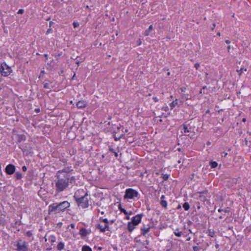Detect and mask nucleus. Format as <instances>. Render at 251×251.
<instances>
[{
    "label": "nucleus",
    "mask_w": 251,
    "mask_h": 251,
    "mask_svg": "<svg viewBox=\"0 0 251 251\" xmlns=\"http://www.w3.org/2000/svg\"><path fill=\"white\" fill-rule=\"evenodd\" d=\"M109 151L113 153H114V155L116 157H117L118 156V153L117 151H114V150L111 147H109Z\"/></svg>",
    "instance_id": "nucleus-22"
},
{
    "label": "nucleus",
    "mask_w": 251,
    "mask_h": 251,
    "mask_svg": "<svg viewBox=\"0 0 251 251\" xmlns=\"http://www.w3.org/2000/svg\"><path fill=\"white\" fill-rule=\"evenodd\" d=\"M139 42H138V43H139V45H140L141 44V41H140V39L139 40Z\"/></svg>",
    "instance_id": "nucleus-50"
},
{
    "label": "nucleus",
    "mask_w": 251,
    "mask_h": 251,
    "mask_svg": "<svg viewBox=\"0 0 251 251\" xmlns=\"http://www.w3.org/2000/svg\"><path fill=\"white\" fill-rule=\"evenodd\" d=\"M139 193L137 191L132 189H126L124 196L125 199H134L135 198H139Z\"/></svg>",
    "instance_id": "nucleus-5"
},
{
    "label": "nucleus",
    "mask_w": 251,
    "mask_h": 251,
    "mask_svg": "<svg viewBox=\"0 0 251 251\" xmlns=\"http://www.w3.org/2000/svg\"><path fill=\"white\" fill-rule=\"evenodd\" d=\"M24 12V10L23 9H20L19 10L18 13L20 14H22Z\"/></svg>",
    "instance_id": "nucleus-39"
},
{
    "label": "nucleus",
    "mask_w": 251,
    "mask_h": 251,
    "mask_svg": "<svg viewBox=\"0 0 251 251\" xmlns=\"http://www.w3.org/2000/svg\"><path fill=\"white\" fill-rule=\"evenodd\" d=\"M79 24L77 22H74L73 23V26L75 28H76L79 26Z\"/></svg>",
    "instance_id": "nucleus-36"
},
{
    "label": "nucleus",
    "mask_w": 251,
    "mask_h": 251,
    "mask_svg": "<svg viewBox=\"0 0 251 251\" xmlns=\"http://www.w3.org/2000/svg\"><path fill=\"white\" fill-rule=\"evenodd\" d=\"M75 179L74 176H71L70 175H65L64 177H58L55 181V188L57 193H60L65 190L69 186V183H72V181Z\"/></svg>",
    "instance_id": "nucleus-1"
},
{
    "label": "nucleus",
    "mask_w": 251,
    "mask_h": 251,
    "mask_svg": "<svg viewBox=\"0 0 251 251\" xmlns=\"http://www.w3.org/2000/svg\"><path fill=\"white\" fill-rule=\"evenodd\" d=\"M87 105V102L85 100H79L76 103V106L78 108H83Z\"/></svg>",
    "instance_id": "nucleus-12"
},
{
    "label": "nucleus",
    "mask_w": 251,
    "mask_h": 251,
    "mask_svg": "<svg viewBox=\"0 0 251 251\" xmlns=\"http://www.w3.org/2000/svg\"><path fill=\"white\" fill-rule=\"evenodd\" d=\"M208 112H209V110H207V111H206V113H208Z\"/></svg>",
    "instance_id": "nucleus-63"
},
{
    "label": "nucleus",
    "mask_w": 251,
    "mask_h": 251,
    "mask_svg": "<svg viewBox=\"0 0 251 251\" xmlns=\"http://www.w3.org/2000/svg\"><path fill=\"white\" fill-rule=\"evenodd\" d=\"M136 226V225L131 222H128L127 224V229L130 232H131L135 229Z\"/></svg>",
    "instance_id": "nucleus-14"
},
{
    "label": "nucleus",
    "mask_w": 251,
    "mask_h": 251,
    "mask_svg": "<svg viewBox=\"0 0 251 251\" xmlns=\"http://www.w3.org/2000/svg\"><path fill=\"white\" fill-rule=\"evenodd\" d=\"M223 218V217L222 216H219V218L221 219H222Z\"/></svg>",
    "instance_id": "nucleus-54"
},
{
    "label": "nucleus",
    "mask_w": 251,
    "mask_h": 251,
    "mask_svg": "<svg viewBox=\"0 0 251 251\" xmlns=\"http://www.w3.org/2000/svg\"><path fill=\"white\" fill-rule=\"evenodd\" d=\"M26 235L28 237H31L32 236L33 234L31 231L28 230L26 232Z\"/></svg>",
    "instance_id": "nucleus-33"
},
{
    "label": "nucleus",
    "mask_w": 251,
    "mask_h": 251,
    "mask_svg": "<svg viewBox=\"0 0 251 251\" xmlns=\"http://www.w3.org/2000/svg\"><path fill=\"white\" fill-rule=\"evenodd\" d=\"M42 73H44V71H42Z\"/></svg>",
    "instance_id": "nucleus-64"
},
{
    "label": "nucleus",
    "mask_w": 251,
    "mask_h": 251,
    "mask_svg": "<svg viewBox=\"0 0 251 251\" xmlns=\"http://www.w3.org/2000/svg\"><path fill=\"white\" fill-rule=\"evenodd\" d=\"M218 212H224L225 213L229 212V210L227 209H223L222 208H219L218 210Z\"/></svg>",
    "instance_id": "nucleus-29"
},
{
    "label": "nucleus",
    "mask_w": 251,
    "mask_h": 251,
    "mask_svg": "<svg viewBox=\"0 0 251 251\" xmlns=\"http://www.w3.org/2000/svg\"><path fill=\"white\" fill-rule=\"evenodd\" d=\"M190 239H191V238H190V237L188 238L187 239V241H189V240H190Z\"/></svg>",
    "instance_id": "nucleus-56"
},
{
    "label": "nucleus",
    "mask_w": 251,
    "mask_h": 251,
    "mask_svg": "<svg viewBox=\"0 0 251 251\" xmlns=\"http://www.w3.org/2000/svg\"><path fill=\"white\" fill-rule=\"evenodd\" d=\"M64 243L62 242H60L58 244L57 246V250L58 251H61L64 249Z\"/></svg>",
    "instance_id": "nucleus-18"
},
{
    "label": "nucleus",
    "mask_w": 251,
    "mask_h": 251,
    "mask_svg": "<svg viewBox=\"0 0 251 251\" xmlns=\"http://www.w3.org/2000/svg\"><path fill=\"white\" fill-rule=\"evenodd\" d=\"M87 196V194L80 198H77L76 196V194H75L74 196V198L78 205L81 207L82 208H86L89 206L88 200Z\"/></svg>",
    "instance_id": "nucleus-3"
},
{
    "label": "nucleus",
    "mask_w": 251,
    "mask_h": 251,
    "mask_svg": "<svg viewBox=\"0 0 251 251\" xmlns=\"http://www.w3.org/2000/svg\"><path fill=\"white\" fill-rule=\"evenodd\" d=\"M164 199L165 196L162 195L161 197L160 204L162 207L166 208L167 206V202Z\"/></svg>",
    "instance_id": "nucleus-17"
},
{
    "label": "nucleus",
    "mask_w": 251,
    "mask_h": 251,
    "mask_svg": "<svg viewBox=\"0 0 251 251\" xmlns=\"http://www.w3.org/2000/svg\"><path fill=\"white\" fill-rule=\"evenodd\" d=\"M215 27V24H213V26L212 27V30H213Z\"/></svg>",
    "instance_id": "nucleus-48"
},
{
    "label": "nucleus",
    "mask_w": 251,
    "mask_h": 251,
    "mask_svg": "<svg viewBox=\"0 0 251 251\" xmlns=\"http://www.w3.org/2000/svg\"><path fill=\"white\" fill-rule=\"evenodd\" d=\"M139 42H138V43H139V45H140L141 44V41H140V39L139 40Z\"/></svg>",
    "instance_id": "nucleus-51"
},
{
    "label": "nucleus",
    "mask_w": 251,
    "mask_h": 251,
    "mask_svg": "<svg viewBox=\"0 0 251 251\" xmlns=\"http://www.w3.org/2000/svg\"><path fill=\"white\" fill-rule=\"evenodd\" d=\"M70 226H71V227L72 228H75V225H74V224H71L70 225Z\"/></svg>",
    "instance_id": "nucleus-44"
},
{
    "label": "nucleus",
    "mask_w": 251,
    "mask_h": 251,
    "mask_svg": "<svg viewBox=\"0 0 251 251\" xmlns=\"http://www.w3.org/2000/svg\"><path fill=\"white\" fill-rule=\"evenodd\" d=\"M126 218H127V219H129V216H127Z\"/></svg>",
    "instance_id": "nucleus-61"
},
{
    "label": "nucleus",
    "mask_w": 251,
    "mask_h": 251,
    "mask_svg": "<svg viewBox=\"0 0 251 251\" xmlns=\"http://www.w3.org/2000/svg\"><path fill=\"white\" fill-rule=\"evenodd\" d=\"M227 154V153L226 152L224 153V156H226Z\"/></svg>",
    "instance_id": "nucleus-55"
},
{
    "label": "nucleus",
    "mask_w": 251,
    "mask_h": 251,
    "mask_svg": "<svg viewBox=\"0 0 251 251\" xmlns=\"http://www.w3.org/2000/svg\"><path fill=\"white\" fill-rule=\"evenodd\" d=\"M238 72L239 73V75H241V74L243 72V71H247L246 69H244L243 68H241L239 70H237Z\"/></svg>",
    "instance_id": "nucleus-28"
},
{
    "label": "nucleus",
    "mask_w": 251,
    "mask_h": 251,
    "mask_svg": "<svg viewBox=\"0 0 251 251\" xmlns=\"http://www.w3.org/2000/svg\"><path fill=\"white\" fill-rule=\"evenodd\" d=\"M230 50V46L229 45L227 47V51H228V52H229Z\"/></svg>",
    "instance_id": "nucleus-46"
},
{
    "label": "nucleus",
    "mask_w": 251,
    "mask_h": 251,
    "mask_svg": "<svg viewBox=\"0 0 251 251\" xmlns=\"http://www.w3.org/2000/svg\"><path fill=\"white\" fill-rule=\"evenodd\" d=\"M79 233L82 236H86L90 233V231L86 228H82L80 229Z\"/></svg>",
    "instance_id": "nucleus-15"
},
{
    "label": "nucleus",
    "mask_w": 251,
    "mask_h": 251,
    "mask_svg": "<svg viewBox=\"0 0 251 251\" xmlns=\"http://www.w3.org/2000/svg\"><path fill=\"white\" fill-rule=\"evenodd\" d=\"M218 246H219V245H218V244H217V245H216V247L217 248H218Z\"/></svg>",
    "instance_id": "nucleus-58"
},
{
    "label": "nucleus",
    "mask_w": 251,
    "mask_h": 251,
    "mask_svg": "<svg viewBox=\"0 0 251 251\" xmlns=\"http://www.w3.org/2000/svg\"><path fill=\"white\" fill-rule=\"evenodd\" d=\"M44 88L45 89H49V84L48 83H45L44 84Z\"/></svg>",
    "instance_id": "nucleus-37"
},
{
    "label": "nucleus",
    "mask_w": 251,
    "mask_h": 251,
    "mask_svg": "<svg viewBox=\"0 0 251 251\" xmlns=\"http://www.w3.org/2000/svg\"><path fill=\"white\" fill-rule=\"evenodd\" d=\"M12 70L5 62H3L0 66V73L2 76H7L12 73Z\"/></svg>",
    "instance_id": "nucleus-4"
},
{
    "label": "nucleus",
    "mask_w": 251,
    "mask_h": 251,
    "mask_svg": "<svg viewBox=\"0 0 251 251\" xmlns=\"http://www.w3.org/2000/svg\"><path fill=\"white\" fill-rule=\"evenodd\" d=\"M100 220H101L104 223H105V225H108V221L107 218H100Z\"/></svg>",
    "instance_id": "nucleus-32"
},
{
    "label": "nucleus",
    "mask_w": 251,
    "mask_h": 251,
    "mask_svg": "<svg viewBox=\"0 0 251 251\" xmlns=\"http://www.w3.org/2000/svg\"><path fill=\"white\" fill-rule=\"evenodd\" d=\"M195 67L196 68V69L197 70H198L199 67H200V64L199 63H196L195 64Z\"/></svg>",
    "instance_id": "nucleus-40"
},
{
    "label": "nucleus",
    "mask_w": 251,
    "mask_h": 251,
    "mask_svg": "<svg viewBox=\"0 0 251 251\" xmlns=\"http://www.w3.org/2000/svg\"><path fill=\"white\" fill-rule=\"evenodd\" d=\"M162 110L165 111H167V110H168L169 109V107L168 106L166 105L165 106H163L162 108Z\"/></svg>",
    "instance_id": "nucleus-38"
},
{
    "label": "nucleus",
    "mask_w": 251,
    "mask_h": 251,
    "mask_svg": "<svg viewBox=\"0 0 251 251\" xmlns=\"http://www.w3.org/2000/svg\"><path fill=\"white\" fill-rule=\"evenodd\" d=\"M183 132L184 133H188L190 132V130H189L187 125H183Z\"/></svg>",
    "instance_id": "nucleus-25"
},
{
    "label": "nucleus",
    "mask_w": 251,
    "mask_h": 251,
    "mask_svg": "<svg viewBox=\"0 0 251 251\" xmlns=\"http://www.w3.org/2000/svg\"><path fill=\"white\" fill-rule=\"evenodd\" d=\"M225 42L227 44H229L230 43V41L229 40H226Z\"/></svg>",
    "instance_id": "nucleus-45"
},
{
    "label": "nucleus",
    "mask_w": 251,
    "mask_h": 251,
    "mask_svg": "<svg viewBox=\"0 0 251 251\" xmlns=\"http://www.w3.org/2000/svg\"><path fill=\"white\" fill-rule=\"evenodd\" d=\"M73 171L72 166H68L64 169L58 171L57 173V175L58 176L59 174L63 173H66V175H69V174Z\"/></svg>",
    "instance_id": "nucleus-11"
},
{
    "label": "nucleus",
    "mask_w": 251,
    "mask_h": 251,
    "mask_svg": "<svg viewBox=\"0 0 251 251\" xmlns=\"http://www.w3.org/2000/svg\"><path fill=\"white\" fill-rule=\"evenodd\" d=\"M153 30V26L152 25H151L146 30V31L144 32V35L145 36H149L151 35V33H152Z\"/></svg>",
    "instance_id": "nucleus-16"
},
{
    "label": "nucleus",
    "mask_w": 251,
    "mask_h": 251,
    "mask_svg": "<svg viewBox=\"0 0 251 251\" xmlns=\"http://www.w3.org/2000/svg\"><path fill=\"white\" fill-rule=\"evenodd\" d=\"M97 227L99 228L101 232H104L106 230H109V226L108 225H105L104 226H102L100 225V224L98 225Z\"/></svg>",
    "instance_id": "nucleus-13"
},
{
    "label": "nucleus",
    "mask_w": 251,
    "mask_h": 251,
    "mask_svg": "<svg viewBox=\"0 0 251 251\" xmlns=\"http://www.w3.org/2000/svg\"><path fill=\"white\" fill-rule=\"evenodd\" d=\"M194 251H201V248L198 246H194L193 247Z\"/></svg>",
    "instance_id": "nucleus-30"
},
{
    "label": "nucleus",
    "mask_w": 251,
    "mask_h": 251,
    "mask_svg": "<svg viewBox=\"0 0 251 251\" xmlns=\"http://www.w3.org/2000/svg\"><path fill=\"white\" fill-rule=\"evenodd\" d=\"M22 170L24 172H25L27 170V168L26 167V166H23L22 167Z\"/></svg>",
    "instance_id": "nucleus-42"
},
{
    "label": "nucleus",
    "mask_w": 251,
    "mask_h": 251,
    "mask_svg": "<svg viewBox=\"0 0 251 251\" xmlns=\"http://www.w3.org/2000/svg\"><path fill=\"white\" fill-rule=\"evenodd\" d=\"M169 176L168 174H164L162 176V178L164 180H167L169 178Z\"/></svg>",
    "instance_id": "nucleus-31"
},
{
    "label": "nucleus",
    "mask_w": 251,
    "mask_h": 251,
    "mask_svg": "<svg viewBox=\"0 0 251 251\" xmlns=\"http://www.w3.org/2000/svg\"><path fill=\"white\" fill-rule=\"evenodd\" d=\"M152 99L153 100L155 101V102H158V99H157V97H153L152 98Z\"/></svg>",
    "instance_id": "nucleus-41"
},
{
    "label": "nucleus",
    "mask_w": 251,
    "mask_h": 251,
    "mask_svg": "<svg viewBox=\"0 0 251 251\" xmlns=\"http://www.w3.org/2000/svg\"><path fill=\"white\" fill-rule=\"evenodd\" d=\"M183 208L185 210H189V208H190V205L188 203V202H185L183 204Z\"/></svg>",
    "instance_id": "nucleus-26"
},
{
    "label": "nucleus",
    "mask_w": 251,
    "mask_h": 251,
    "mask_svg": "<svg viewBox=\"0 0 251 251\" xmlns=\"http://www.w3.org/2000/svg\"><path fill=\"white\" fill-rule=\"evenodd\" d=\"M210 165L212 168H215L218 166V163L216 161H211Z\"/></svg>",
    "instance_id": "nucleus-24"
},
{
    "label": "nucleus",
    "mask_w": 251,
    "mask_h": 251,
    "mask_svg": "<svg viewBox=\"0 0 251 251\" xmlns=\"http://www.w3.org/2000/svg\"><path fill=\"white\" fill-rule=\"evenodd\" d=\"M44 56L46 57V59H48V54H44Z\"/></svg>",
    "instance_id": "nucleus-49"
},
{
    "label": "nucleus",
    "mask_w": 251,
    "mask_h": 251,
    "mask_svg": "<svg viewBox=\"0 0 251 251\" xmlns=\"http://www.w3.org/2000/svg\"><path fill=\"white\" fill-rule=\"evenodd\" d=\"M86 8L88 9V8H89V6L87 5V6H86Z\"/></svg>",
    "instance_id": "nucleus-59"
},
{
    "label": "nucleus",
    "mask_w": 251,
    "mask_h": 251,
    "mask_svg": "<svg viewBox=\"0 0 251 251\" xmlns=\"http://www.w3.org/2000/svg\"><path fill=\"white\" fill-rule=\"evenodd\" d=\"M177 104V100L176 99L173 101H172L170 104V106L171 108V109H173L176 105Z\"/></svg>",
    "instance_id": "nucleus-19"
},
{
    "label": "nucleus",
    "mask_w": 251,
    "mask_h": 251,
    "mask_svg": "<svg viewBox=\"0 0 251 251\" xmlns=\"http://www.w3.org/2000/svg\"><path fill=\"white\" fill-rule=\"evenodd\" d=\"M208 235L211 237H214L216 236V232L212 229H209Z\"/></svg>",
    "instance_id": "nucleus-20"
},
{
    "label": "nucleus",
    "mask_w": 251,
    "mask_h": 251,
    "mask_svg": "<svg viewBox=\"0 0 251 251\" xmlns=\"http://www.w3.org/2000/svg\"><path fill=\"white\" fill-rule=\"evenodd\" d=\"M70 206V203L68 201H64L59 203H53L49 205V213L50 214H56L61 211H64Z\"/></svg>",
    "instance_id": "nucleus-2"
},
{
    "label": "nucleus",
    "mask_w": 251,
    "mask_h": 251,
    "mask_svg": "<svg viewBox=\"0 0 251 251\" xmlns=\"http://www.w3.org/2000/svg\"><path fill=\"white\" fill-rule=\"evenodd\" d=\"M17 247L18 251H27V250L26 243L22 240H20L17 242Z\"/></svg>",
    "instance_id": "nucleus-6"
},
{
    "label": "nucleus",
    "mask_w": 251,
    "mask_h": 251,
    "mask_svg": "<svg viewBox=\"0 0 251 251\" xmlns=\"http://www.w3.org/2000/svg\"><path fill=\"white\" fill-rule=\"evenodd\" d=\"M217 35H219V36H220V32H218V33H217Z\"/></svg>",
    "instance_id": "nucleus-57"
},
{
    "label": "nucleus",
    "mask_w": 251,
    "mask_h": 251,
    "mask_svg": "<svg viewBox=\"0 0 251 251\" xmlns=\"http://www.w3.org/2000/svg\"><path fill=\"white\" fill-rule=\"evenodd\" d=\"M242 121H243V122H245V121H246V119H245V118H244V119H243Z\"/></svg>",
    "instance_id": "nucleus-52"
},
{
    "label": "nucleus",
    "mask_w": 251,
    "mask_h": 251,
    "mask_svg": "<svg viewBox=\"0 0 251 251\" xmlns=\"http://www.w3.org/2000/svg\"><path fill=\"white\" fill-rule=\"evenodd\" d=\"M142 216L143 215L141 214H137L132 218V220L131 222L134 225L137 226L138 225H139V223H140Z\"/></svg>",
    "instance_id": "nucleus-9"
},
{
    "label": "nucleus",
    "mask_w": 251,
    "mask_h": 251,
    "mask_svg": "<svg viewBox=\"0 0 251 251\" xmlns=\"http://www.w3.org/2000/svg\"><path fill=\"white\" fill-rule=\"evenodd\" d=\"M51 30V29L50 28L48 29V30L47 31L46 34H48L50 32Z\"/></svg>",
    "instance_id": "nucleus-43"
},
{
    "label": "nucleus",
    "mask_w": 251,
    "mask_h": 251,
    "mask_svg": "<svg viewBox=\"0 0 251 251\" xmlns=\"http://www.w3.org/2000/svg\"><path fill=\"white\" fill-rule=\"evenodd\" d=\"M99 250H101V247H99Z\"/></svg>",
    "instance_id": "nucleus-60"
},
{
    "label": "nucleus",
    "mask_w": 251,
    "mask_h": 251,
    "mask_svg": "<svg viewBox=\"0 0 251 251\" xmlns=\"http://www.w3.org/2000/svg\"><path fill=\"white\" fill-rule=\"evenodd\" d=\"M185 90V88H181V92H184Z\"/></svg>",
    "instance_id": "nucleus-47"
},
{
    "label": "nucleus",
    "mask_w": 251,
    "mask_h": 251,
    "mask_svg": "<svg viewBox=\"0 0 251 251\" xmlns=\"http://www.w3.org/2000/svg\"><path fill=\"white\" fill-rule=\"evenodd\" d=\"M151 228V226L150 225L145 226L144 225L141 228V235L143 236H146V234L149 232L150 229Z\"/></svg>",
    "instance_id": "nucleus-10"
},
{
    "label": "nucleus",
    "mask_w": 251,
    "mask_h": 251,
    "mask_svg": "<svg viewBox=\"0 0 251 251\" xmlns=\"http://www.w3.org/2000/svg\"><path fill=\"white\" fill-rule=\"evenodd\" d=\"M188 98L185 97V99L186 100H188Z\"/></svg>",
    "instance_id": "nucleus-62"
},
{
    "label": "nucleus",
    "mask_w": 251,
    "mask_h": 251,
    "mask_svg": "<svg viewBox=\"0 0 251 251\" xmlns=\"http://www.w3.org/2000/svg\"><path fill=\"white\" fill-rule=\"evenodd\" d=\"M82 251H92L90 247L87 246H84L82 248Z\"/></svg>",
    "instance_id": "nucleus-23"
},
{
    "label": "nucleus",
    "mask_w": 251,
    "mask_h": 251,
    "mask_svg": "<svg viewBox=\"0 0 251 251\" xmlns=\"http://www.w3.org/2000/svg\"><path fill=\"white\" fill-rule=\"evenodd\" d=\"M120 211H121V212L124 213L125 215H127L128 214V212L124 208H120Z\"/></svg>",
    "instance_id": "nucleus-34"
},
{
    "label": "nucleus",
    "mask_w": 251,
    "mask_h": 251,
    "mask_svg": "<svg viewBox=\"0 0 251 251\" xmlns=\"http://www.w3.org/2000/svg\"><path fill=\"white\" fill-rule=\"evenodd\" d=\"M15 176L17 179H20L22 177V175L20 172H16L15 174Z\"/></svg>",
    "instance_id": "nucleus-27"
},
{
    "label": "nucleus",
    "mask_w": 251,
    "mask_h": 251,
    "mask_svg": "<svg viewBox=\"0 0 251 251\" xmlns=\"http://www.w3.org/2000/svg\"><path fill=\"white\" fill-rule=\"evenodd\" d=\"M119 208L120 210V208H122V207L121 206L120 204L119 205Z\"/></svg>",
    "instance_id": "nucleus-53"
},
{
    "label": "nucleus",
    "mask_w": 251,
    "mask_h": 251,
    "mask_svg": "<svg viewBox=\"0 0 251 251\" xmlns=\"http://www.w3.org/2000/svg\"><path fill=\"white\" fill-rule=\"evenodd\" d=\"M15 170H16L15 166L12 164H8V165H7L5 169V173L7 175H11L13 174L14 173V172H15Z\"/></svg>",
    "instance_id": "nucleus-7"
},
{
    "label": "nucleus",
    "mask_w": 251,
    "mask_h": 251,
    "mask_svg": "<svg viewBox=\"0 0 251 251\" xmlns=\"http://www.w3.org/2000/svg\"><path fill=\"white\" fill-rule=\"evenodd\" d=\"M139 237H136L135 238V241L137 242V243H141L142 245L144 244L142 242V241H141L140 239H138Z\"/></svg>",
    "instance_id": "nucleus-35"
},
{
    "label": "nucleus",
    "mask_w": 251,
    "mask_h": 251,
    "mask_svg": "<svg viewBox=\"0 0 251 251\" xmlns=\"http://www.w3.org/2000/svg\"><path fill=\"white\" fill-rule=\"evenodd\" d=\"M45 241H48L49 243H47L48 244L50 245L51 246L53 245L54 243L56 241V237L54 235H51L49 236L48 238H47V234L45 236Z\"/></svg>",
    "instance_id": "nucleus-8"
},
{
    "label": "nucleus",
    "mask_w": 251,
    "mask_h": 251,
    "mask_svg": "<svg viewBox=\"0 0 251 251\" xmlns=\"http://www.w3.org/2000/svg\"><path fill=\"white\" fill-rule=\"evenodd\" d=\"M174 233L177 237H180L182 235V232H180L178 228H176L174 231Z\"/></svg>",
    "instance_id": "nucleus-21"
}]
</instances>
